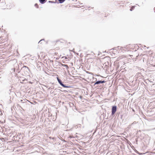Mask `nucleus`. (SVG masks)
Returning <instances> with one entry per match:
<instances>
[{"mask_svg":"<svg viewBox=\"0 0 155 155\" xmlns=\"http://www.w3.org/2000/svg\"><path fill=\"white\" fill-rule=\"evenodd\" d=\"M1 5L4 9H10L12 7V5L11 4L9 3L6 5L5 2H2Z\"/></svg>","mask_w":155,"mask_h":155,"instance_id":"1","label":"nucleus"},{"mask_svg":"<svg viewBox=\"0 0 155 155\" xmlns=\"http://www.w3.org/2000/svg\"><path fill=\"white\" fill-rule=\"evenodd\" d=\"M57 79L58 82L63 87H67V88L69 87L66 86L65 85H64V84H62V82L61 81L59 78L58 77H57Z\"/></svg>","mask_w":155,"mask_h":155,"instance_id":"2","label":"nucleus"},{"mask_svg":"<svg viewBox=\"0 0 155 155\" xmlns=\"http://www.w3.org/2000/svg\"><path fill=\"white\" fill-rule=\"evenodd\" d=\"M117 110L116 106H113L112 108V114L114 115Z\"/></svg>","mask_w":155,"mask_h":155,"instance_id":"3","label":"nucleus"},{"mask_svg":"<svg viewBox=\"0 0 155 155\" xmlns=\"http://www.w3.org/2000/svg\"><path fill=\"white\" fill-rule=\"evenodd\" d=\"M47 0H39L41 4L44 3Z\"/></svg>","mask_w":155,"mask_h":155,"instance_id":"4","label":"nucleus"},{"mask_svg":"<svg viewBox=\"0 0 155 155\" xmlns=\"http://www.w3.org/2000/svg\"><path fill=\"white\" fill-rule=\"evenodd\" d=\"M101 83V81H97L96 83H95L94 84V85L96 84H100V83Z\"/></svg>","mask_w":155,"mask_h":155,"instance_id":"5","label":"nucleus"},{"mask_svg":"<svg viewBox=\"0 0 155 155\" xmlns=\"http://www.w3.org/2000/svg\"><path fill=\"white\" fill-rule=\"evenodd\" d=\"M65 0H58L59 2L60 3H62Z\"/></svg>","mask_w":155,"mask_h":155,"instance_id":"6","label":"nucleus"},{"mask_svg":"<svg viewBox=\"0 0 155 155\" xmlns=\"http://www.w3.org/2000/svg\"><path fill=\"white\" fill-rule=\"evenodd\" d=\"M135 8V6H133L131 7V8L130 9V10L131 11H132V10L133 9H134V8Z\"/></svg>","mask_w":155,"mask_h":155,"instance_id":"7","label":"nucleus"},{"mask_svg":"<svg viewBox=\"0 0 155 155\" xmlns=\"http://www.w3.org/2000/svg\"><path fill=\"white\" fill-rule=\"evenodd\" d=\"M35 6L37 8H38V6L37 4H35Z\"/></svg>","mask_w":155,"mask_h":155,"instance_id":"8","label":"nucleus"},{"mask_svg":"<svg viewBox=\"0 0 155 155\" xmlns=\"http://www.w3.org/2000/svg\"><path fill=\"white\" fill-rule=\"evenodd\" d=\"M105 82V81H101V83H104Z\"/></svg>","mask_w":155,"mask_h":155,"instance_id":"9","label":"nucleus"},{"mask_svg":"<svg viewBox=\"0 0 155 155\" xmlns=\"http://www.w3.org/2000/svg\"><path fill=\"white\" fill-rule=\"evenodd\" d=\"M138 153L139 154V155H142V153Z\"/></svg>","mask_w":155,"mask_h":155,"instance_id":"10","label":"nucleus"},{"mask_svg":"<svg viewBox=\"0 0 155 155\" xmlns=\"http://www.w3.org/2000/svg\"><path fill=\"white\" fill-rule=\"evenodd\" d=\"M154 12H155V7H154Z\"/></svg>","mask_w":155,"mask_h":155,"instance_id":"11","label":"nucleus"},{"mask_svg":"<svg viewBox=\"0 0 155 155\" xmlns=\"http://www.w3.org/2000/svg\"><path fill=\"white\" fill-rule=\"evenodd\" d=\"M59 42V41H56V43H58Z\"/></svg>","mask_w":155,"mask_h":155,"instance_id":"12","label":"nucleus"}]
</instances>
